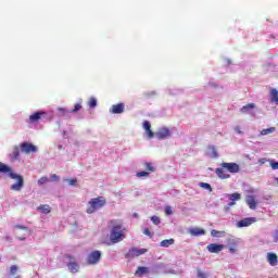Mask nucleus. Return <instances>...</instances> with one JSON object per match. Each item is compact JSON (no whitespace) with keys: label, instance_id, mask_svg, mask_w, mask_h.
<instances>
[{"label":"nucleus","instance_id":"obj_1","mask_svg":"<svg viewBox=\"0 0 278 278\" xmlns=\"http://www.w3.org/2000/svg\"><path fill=\"white\" fill-rule=\"evenodd\" d=\"M0 173H4V175H9L11 179H16L17 182L11 186V190H14L15 192H21V190L23 189V186H25L23 176L12 172V167L1 162H0Z\"/></svg>","mask_w":278,"mask_h":278},{"label":"nucleus","instance_id":"obj_2","mask_svg":"<svg viewBox=\"0 0 278 278\" xmlns=\"http://www.w3.org/2000/svg\"><path fill=\"white\" fill-rule=\"evenodd\" d=\"M109 227H112L110 233V241L112 244H118V242L125 240L126 236L123 231V224H117L116 219H111L109 222Z\"/></svg>","mask_w":278,"mask_h":278},{"label":"nucleus","instance_id":"obj_3","mask_svg":"<svg viewBox=\"0 0 278 278\" xmlns=\"http://www.w3.org/2000/svg\"><path fill=\"white\" fill-rule=\"evenodd\" d=\"M105 203H108V200H105L104 197L92 198L87 204V214H94V212H99Z\"/></svg>","mask_w":278,"mask_h":278},{"label":"nucleus","instance_id":"obj_4","mask_svg":"<svg viewBox=\"0 0 278 278\" xmlns=\"http://www.w3.org/2000/svg\"><path fill=\"white\" fill-rule=\"evenodd\" d=\"M20 150L22 153H26V155H29V153H38V147L27 141L20 144Z\"/></svg>","mask_w":278,"mask_h":278},{"label":"nucleus","instance_id":"obj_5","mask_svg":"<svg viewBox=\"0 0 278 278\" xmlns=\"http://www.w3.org/2000/svg\"><path fill=\"white\" fill-rule=\"evenodd\" d=\"M65 257L67 260H70V262L67 263V268H68L70 273H73V275L79 273V264H77V262H75V256H73L71 254H65Z\"/></svg>","mask_w":278,"mask_h":278},{"label":"nucleus","instance_id":"obj_6","mask_svg":"<svg viewBox=\"0 0 278 278\" xmlns=\"http://www.w3.org/2000/svg\"><path fill=\"white\" fill-rule=\"evenodd\" d=\"M101 262V251L96 250L91 252L87 257V264L89 266H94V264H99Z\"/></svg>","mask_w":278,"mask_h":278},{"label":"nucleus","instance_id":"obj_7","mask_svg":"<svg viewBox=\"0 0 278 278\" xmlns=\"http://www.w3.org/2000/svg\"><path fill=\"white\" fill-rule=\"evenodd\" d=\"M42 118H47V112L38 111L29 115L28 121L29 123H38V121H42Z\"/></svg>","mask_w":278,"mask_h":278},{"label":"nucleus","instance_id":"obj_8","mask_svg":"<svg viewBox=\"0 0 278 278\" xmlns=\"http://www.w3.org/2000/svg\"><path fill=\"white\" fill-rule=\"evenodd\" d=\"M222 168L228 173H240V165L238 163H222Z\"/></svg>","mask_w":278,"mask_h":278},{"label":"nucleus","instance_id":"obj_9","mask_svg":"<svg viewBox=\"0 0 278 278\" xmlns=\"http://www.w3.org/2000/svg\"><path fill=\"white\" fill-rule=\"evenodd\" d=\"M170 136V130L167 127H163L155 132L157 140H166Z\"/></svg>","mask_w":278,"mask_h":278},{"label":"nucleus","instance_id":"obj_10","mask_svg":"<svg viewBox=\"0 0 278 278\" xmlns=\"http://www.w3.org/2000/svg\"><path fill=\"white\" fill-rule=\"evenodd\" d=\"M255 220V217H245L237 223V227H251Z\"/></svg>","mask_w":278,"mask_h":278},{"label":"nucleus","instance_id":"obj_11","mask_svg":"<svg viewBox=\"0 0 278 278\" xmlns=\"http://www.w3.org/2000/svg\"><path fill=\"white\" fill-rule=\"evenodd\" d=\"M111 114H123L125 112V103L113 104L110 109Z\"/></svg>","mask_w":278,"mask_h":278},{"label":"nucleus","instance_id":"obj_12","mask_svg":"<svg viewBox=\"0 0 278 278\" xmlns=\"http://www.w3.org/2000/svg\"><path fill=\"white\" fill-rule=\"evenodd\" d=\"M208 253H220V251H223V249H225V245L223 244H216V243H210L206 247Z\"/></svg>","mask_w":278,"mask_h":278},{"label":"nucleus","instance_id":"obj_13","mask_svg":"<svg viewBox=\"0 0 278 278\" xmlns=\"http://www.w3.org/2000/svg\"><path fill=\"white\" fill-rule=\"evenodd\" d=\"M245 203H247V205H249L250 210L257 208V201L255 200V197H253V195H247Z\"/></svg>","mask_w":278,"mask_h":278},{"label":"nucleus","instance_id":"obj_14","mask_svg":"<svg viewBox=\"0 0 278 278\" xmlns=\"http://www.w3.org/2000/svg\"><path fill=\"white\" fill-rule=\"evenodd\" d=\"M143 129L146 130L148 138H153V136H155L153 130H151V123L149 121L143 122Z\"/></svg>","mask_w":278,"mask_h":278},{"label":"nucleus","instance_id":"obj_15","mask_svg":"<svg viewBox=\"0 0 278 278\" xmlns=\"http://www.w3.org/2000/svg\"><path fill=\"white\" fill-rule=\"evenodd\" d=\"M267 262L270 266H277L278 256L275 253H267Z\"/></svg>","mask_w":278,"mask_h":278},{"label":"nucleus","instance_id":"obj_16","mask_svg":"<svg viewBox=\"0 0 278 278\" xmlns=\"http://www.w3.org/2000/svg\"><path fill=\"white\" fill-rule=\"evenodd\" d=\"M215 173L217 175V177H219V179H229V177H231V175L227 174L225 172V168L222 167V168H216L215 169Z\"/></svg>","mask_w":278,"mask_h":278},{"label":"nucleus","instance_id":"obj_17","mask_svg":"<svg viewBox=\"0 0 278 278\" xmlns=\"http://www.w3.org/2000/svg\"><path fill=\"white\" fill-rule=\"evenodd\" d=\"M137 277H143V275H149V267L139 266L135 271Z\"/></svg>","mask_w":278,"mask_h":278},{"label":"nucleus","instance_id":"obj_18","mask_svg":"<svg viewBox=\"0 0 278 278\" xmlns=\"http://www.w3.org/2000/svg\"><path fill=\"white\" fill-rule=\"evenodd\" d=\"M126 260H134V257H138L137 248H131L125 254Z\"/></svg>","mask_w":278,"mask_h":278},{"label":"nucleus","instance_id":"obj_19","mask_svg":"<svg viewBox=\"0 0 278 278\" xmlns=\"http://www.w3.org/2000/svg\"><path fill=\"white\" fill-rule=\"evenodd\" d=\"M251 110H255V104L249 103V104L242 106V108L240 109V112H241L242 114H249V112H251Z\"/></svg>","mask_w":278,"mask_h":278},{"label":"nucleus","instance_id":"obj_20","mask_svg":"<svg viewBox=\"0 0 278 278\" xmlns=\"http://www.w3.org/2000/svg\"><path fill=\"white\" fill-rule=\"evenodd\" d=\"M191 236H205V230L203 228H193L189 230Z\"/></svg>","mask_w":278,"mask_h":278},{"label":"nucleus","instance_id":"obj_21","mask_svg":"<svg viewBox=\"0 0 278 278\" xmlns=\"http://www.w3.org/2000/svg\"><path fill=\"white\" fill-rule=\"evenodd\" d=\"M270 102L276 103V105H278V90L277 89L270 90Z\"/></svg>","mask_w":278,"mask_h":278},{"label":"nucleus","instance_id":"obj_22","mask_svg":"<svg viewBox=\"0 0 278 278\" xmlns=\"http://www.w3.org/2000/svg\"><path fill=\"white\" fill-rule=\"evenodd\" d=\"M172 244H175V239H165L161 241L160 247H164L165 249H168V247H172Z\"/></svg>","mask_w":278,"mask_h":278},{"label":"nucleus","instance_id":"obj_23","mask_svg":"<svg viewBox=\"0 0 278 278\" xmlns=\"http://www.w3.org/2000/svg\"><path fill=\"white\" fill-rule=\"evenodd\" d=\"M228 199L229 201H240V199H242V194L235 192V193H230L228 194Z\"/></svg>","mask_w":278,"mask_h":278},{"label":"nucleus","instance_id":"obj_24","mask_svg":"<svg viewBox=\"0 0 278 278\" xmlns=\"http://www.w3.org/2000/svg\"><path fill=\"white\" fill-rule=\"evenodd\" d=\"M38 210L42 212V214H50L51 213V206L43 204L38 206Z\"/></svg>","mask_w":278,"mask_h":278},{"label":"nucleus","instance_id":"obj_25","mask_svg":"<svg viewBox=\"0 0 278 278\" xmlns=\"http://www.w3.org/2000/svg\"><path fill=\"white\" fill-rule=\"evenodd\" d=\"M211 236H213V238H223V236H225V231H218L213 229L211 231Z\"/></svg>","mask_w":278,"mask_h":278},{"label":"nucleus","instance_id":"obj_26","mask_svg":"<svg viewBox=\"0 0 278 278\" xmlns=\"http://www.w3.org/2000/svg\"><path fill=\"white\" fill-rule=\"evenodd\" d=\"M207 149H208V151L212 152V157H214V160H216V157H218V152L216 151V147L208 146Z\"/></svg>","mask_w":278,"mask_h":278},{"label":"nucleus","instance_id":"obj_27","mask_svg":"<svg viewBox=\"0 0 278 278\" xmlns=\"http://www.w3.org/2000/svg\"><path fill=\"white\" fill-rule=\"evenodd\" d=\"M275 127L266 128L261 131V136H268V134H274Z\"/></svg>","mask_w":278,"mask_h":278},{"label":"nucleus","instance_id":"obj_28","mask_svg":"<svg viewBox=\"0 0 278 278\" xmlns=\"http://www.w3.org/2000/svg\"><path fill=\"white\" fill-rule=\"evenodd\" d=\"M144 168L146 170H149V173H155V167H153V164L152 163H144Z\"/></svg>","mask_w":278,"mask_h":278},{"label":"nucleus","instance_id":"obj_29","mask_svg":"<svg viewBox=\"0 0 278 278\" xmlns=\"http://www.w3.org/2000/svg\"><path fill=\"white\" fill-rule=\"evenodd\" d=\"M200 188H204V190H208V192H212V185L207 182H200Z\"/></svg>","mask_w":278,"mask_h":278},{"label":"nucleus","instance_id":"obj_30","mask_svg":"<svg viewBox=\"0 0 278 278\" xmlns=\"http://www.w3.org/2000/svg\"><path fill=\"white\" fill-rule=\"evenodd\" d=\"M144 253H149V249H137V257H140V255H144Z\"/></svg>","mask_w":278,"mask_h":278},{"label":"nucleus","instance_id":"obj_31","mask_svg":"<svg viewBox=\"0 0 278 278\" xmlns=\"http://www.w3.org/2000/svg\"><path fill=\"white\" fill-rule=\"evenodd\" d=\"M89 108H94L97 105V98L91 97L88 101Z\"/></svg>","mask_w":278,"mask_h":278},{"label":"nucleus","instance_id":"obj_32","mask_svg":"<svg viewBox=\"0 0 278 278\" xmlns=\"http://www.w3.org/2000/svg\"><path fill=\"white\" fill-rule=\"evenodd\" d=\"M47 182H49V178L47 176H43L38 180V186H45V184Z\"/></svg>","mask_w":278,"mask_h":278},{"label":"nucleus","instance_id":"obj_33","mask_svg":"<svg viewBox=\"0 0 278 278\" xmlns=\"http://www.w3.org/2000/svg\"><path fill=\"white\" fill-rule=\"evenodd\" d=\"M79 110H81V103H76L74 105V109L72 111H70L72 114H75L77 112H79Z\"/></svg>","mask_w":278,"mask_h":278},{"label":"nucleus","instance_id":"obj_34","mask_svg":"<svg viewBox=\"0 0 278 278\" xmlns=\"http://www.w3.org/2000/svg\"><path fill=\"white\" fill-rule=\"evenodd\" d=\"M267 162H269L270 168H273V170H278V162L270 160H267Z\"/></svg>","mask_w":278,"mask_h":278},{"label":"nucleus","instance_id":"obj_35","mask_svg":"<svg viewBox=\"0 0 278 278\" xmlns=\"http://www.w3.org/2000/svg\"><path fill=\"white\" fill-rule=\"evenodd\" d=\"M232 244L233 247L229 248V253H238V249H236V247H238V242L233 241Z\"/></svg>","mask_w":278,"mask_h":278},{"label":"nucleus","instance_id":"obj_36","mask_svg":"<svg viewBox=\"0 0 278 278\" xmlns=\"http://www.w3.org/2000/svg\"><path fill=\"white\" fill-rule=\"evenodd\" d=\"M151 220H152L153 225H160V224L162 223V220L160 219V217H157V216H155V215H153V216L151 217Z\"/></svg>","mask_w":278,"mask_h":278},{"label":"nucleus","instance_id":"obj_37","mask_svg":"<svg viewBox=\"0 0 278 278\" xmlns=\"http://www.w3.org/2000/svg\"><path fill=\"white\" fill-rule=\"evenodd\" d=\"M197 277L198 278H207V274H205L204 271H202L201 269L197 270Z\"/></svg>","mask_w":278,"mask_h":278},{"label":"nucleus","instance_id":"obj_38","mask_svg":"<svg viewBox=\"0 0 278 278\" xmlns=\"http://www.w3.org/2000/svg\"><path fill=\"white\" fill-rule=\"evenodd\" d=\"M17 271H18V266L12 265L11 268H10V274L11 275H16Z\"/></svg>","mask_w":278,"mask_h":278},{"label":"nucleus","instance_id":"obj_39","mask_svg":"<svg viewBox=\"0 0 278 278\" xmlns=\"http://www.w3.org/2000/svg\"><path fill=\"white\" fill-rule=\"evenodd\" d=\"M136 177H149V172H144V170L138 172L136 174Z\"/></svg>","mask_w":278,"mask_h":278},{"label":"nucleus","instance_id":"obj_40","mask_svg":"<svg viewBox=\"0 0 278 278\" xmlns=\"http://www.w3.org/2000/svg\"><path fill=\"white\" fill-rule=\"evenodd\" d=\"M20 155H21V151H18V148H15V149L13 150V157H14L15 160H17V157H20Z\"/></svg>","mask_w":278,"mask_h":278},{"label":"nucleus","instance_id":"obj_41","mask_svg":"<svg viewBox=\"0 0 278 278\" xmlns=\"http://www.w3.org/2000/svg\"><path fill=\"white\" fill-rule=\"evenodd\" d=\"M165 214H166V216H170L173 214V207L166 206L165 207Z\"/></svg>","mask_w":278,"mask_h":278},{"label":"nucleus","instance_id":"obj_42","mask_svg":"<svg viewBox=\"0 0 278 278\" xmlns=\"http://www.w3.org/2000/svg\"><path fill=\"white\" fill-rule=\"evenodd\" d=\"M143 233H144V236H148L149 238H153V233H151V230L149 228H144Z\"/></svg>","mask_w":278,"mask_h":278},{"label":"nucleus","instance_id":"obj_43","mask_svg":"<svg viewBox=\"0 0 278 278\" xmlns=\"http://www.w3.org/2000/svg\"><path fill=\"white\" fill-rule=\"evenodd\" d=\"M70 186H77V179H67Z\"/></svg>","mask_w":278,"mask_h":278},{"label":"nucleus","instance_id":"obj_44","mask_svg":"<svg viewBox=\"0 0 278 278\" xmlns=\"http://www.w3.org/2000/svg\"><path fill=\"white\" fill-rule=\"evenodd\" d=\"M50 177L52 181H60V176H56L55 174H52Z\"/></svg>","mask_w":278,"mask_h":278},{"label":"nucleus","instance_id":"obj_45","mask_svg":"<svg viewBox=\"0 0 278 278\" xmlns=\"http://www.w3.org/2000/svg\"><path fill=\"white\" fill-rule=\"evenodd\" d=\"M266 162H268V160H266V159H260V160H258V164H260L261 166H264V164H266Z\"/></svg>","mask_w":278,"mask_h":278},{"label":"nucleus","instance_id":"obj_46","mask_svg":"<svg viewBox=\"0 0 278 278\" xmlns=\"http://www.w3.org/2000/svg\"><path fill=\"white\" fill-rule=\"evenodd\" d=\"M15 229H23L24 231H27V227L21 225H16Z\"/></svg>","mask_w":278,"mask_h":278},{"label":"nucleus","instance_id":"obj_47","mask_svg":"<svg viewBox=\"0 0 278 278\" xmlns=\"http://www.w3.org/2000/svg\"><path fill=\"white\" fill-rule=\"evenodd\" d=\"M59 112H62V114H68V111H66V109H62V108L59 109Z\"/></svg>","mask_w":278,"mask_h":278},{"label":"nucleus","instance_id":"obj_48","mask_svg":"<svg viewBox=\"0 0 278 278\" xmlns=\"http://www.w3.org/2000/svg\"><path fill=\"white\" fill-rule=\"evenodd\" d=\"M233 205H236V201H231L230 203H228L229 207H233Z\"/></svg>","mask_w":278,"mask_h":278},{"label":"nucleus","instance_id":"obj_49","mask_svg":"<svg viewBox=\"0 0 278 278\" xmlns=\"http://www.w3.org/2000/svg\"><path fill=\"white\" fill-rule=\"evenodd\" d=\"M20 240H25V237H20Z\"/></svg>","mask_w":278,"mask_h":278},{"label":"nucleus","instance_id":"obj_50","mask_svg":"<svg viewBox=\"0 0 278 278\" xmlns=\"http://www.w3.org/2000/svg\"><path fill=\"white\" fill-rule=\"evenodd\" d=\"M134 216H135V218H138V214H136V213H135V215H134Z\"/></svg>","mask_w":278,"mask_h":278},{"label":"nucleus","instance_id":"obj_51","mask_svg":"<svg viewBox=\"0 0 278 278\" xmlns=\"http://www.w3.org/2000/svg\"><path fill=\"white\" fill-rule=\"evenodd\" d=\"M275 181H277V184H278V177L275 178Z\"/></svg>","mask_w":278,"mask_h":278}]
</instances>
